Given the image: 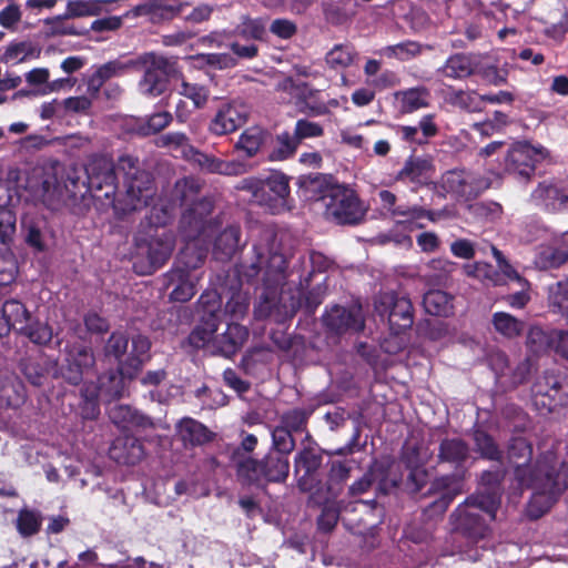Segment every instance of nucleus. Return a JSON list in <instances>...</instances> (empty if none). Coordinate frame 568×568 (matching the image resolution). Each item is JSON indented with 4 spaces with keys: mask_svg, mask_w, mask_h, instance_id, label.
<instances>
[{
    "mask_svg": "<svg viewBox=\"0 0 568 568\" xmlns=\"http://www.w3.org/2000/svg\"><path fill=\"white\" fill-rule=\"evenodd\" d=\"M253 256L248 263H243L239 274L247 284H262L263 292L257 305L254 307V315L257 320L273 317L275 322H282L284 317H292L295 308L285 311L284 316L280 312L278 291L285 284L290 275H298L297 285L305 291L311 285L316 273H323L329 267V260L321 252L311 251L308 256L302 255L288 272V262L284 253L278 251L274 244H254Z\"/></svg>",
    "mask_w": 568,
    "mask_h": 568,
    "instance_id": "nucleus-1",
    "label": "nucleus"
},
{
    "mask_svg": "<svg viewBox=\"0 0 568 568\" xmlns=\"http://www.w3.org/2000/svg\"><path fill=\"white\" fill-rule=\"evenodd\" d=\"M271 450L262 458L253 457L258 439L254 434L241 430V442L230 453V465L236 481L246 488L266 490L270 484H283L290 474V454L295 449L293 433L276 425L272 432Z\"/></svg>",
    "mask_w": 568,
    "mask_h": 568,
    "instance_id": "nucleus-2",
    "label": "nucleus"
},
{
    "mask_svg": "<svg viewBox=\"0 0 568 568\" xmlns=\"http://www.w3.org/2000/svg\"><path fill=\"white\" fill-rule=\"evenodd\" d=\"M506 459L513 470V479L520 490L534 489L538 496L529 503L528 514L540 518L545 510L535 509L541 495L558 496L568 488V463L561 462L552 449L541 452L534 462V447L521 436L511 437L506 446Z\"/></svg>",
    "mask_w": 568,
    "mask_h": 568,
    "instance_id": "nucleus-3",
    "label": "nucleus"
},
{
    "mask_svg": "<svg viewBox=\"0 0 568 568\" xmlns=\"http://www.w3.org/2000/svg\"><path fill=\"white\" fill-rule=\"evenodd\" d=\"M470 458V445L462 437H444L439 442L437 464L449 465L454 471L437 476L430 481L425 496L434 499L424 508L428 518L443 516L455 498L463 494Z\"/></svg>",
    "mask_w": 568,
    "mask_h": 568,
    "instance_id": "nucleus-4",
    "label": "nucleus"
},
{
    "mask_svg": "<svg viewBox=\"0 0 568 568\" xmlns=\"http://www.w3.org/2000/svg\"><path fill=\"white\" fill-rule=\"evenodd\" d=\"M296 185L306 193L318 192L325 215L337 224L355 225L362 221L364 211L354 190L338 184L329 185L326 175L322 173L302 174Z\"/></svg>",
    "mask_w": 568,
    "mask_h": 568,
    "instance_id": "nucleus-5",
    "label": "nucleus"
},
{
    "mask_svg": "<svg viewBox=\"0 0 568 568\" xmlns=\"http://www.w3.org/2000/svg\"><path fill=\"white\" fill-rule=\"evenodd\" d=\"M499 499L494 494L468 496L450 514L453 531L469 545H477L491 534L490 521L496 518Z\"/></svg>",
    "mask_w": 568,
    "mask_h": 568,
    "instance_id": "nucleus-6",
    "label": "nucleus"
},
{
    "mask_svg": "<svg viewBox=\"0 0 568 568\" xmlns=\"http://www.w3.org/2000/svg\"><path fill=\"white\" fill-rule=\"evenodd\" d=\"M171 214L165 206H153L149 223L141 224V227L134 235V244L136 248L146 255L148 266L143 274H152L161 268L171 257L174 246L175 236L172 231L165 230L164 226L170 222Z\"/></svg>",
    "mask_w": 568,
    "mask_h": 568,
    "instance_id": "nucleus-7",
    "label": "nucleus"
},
{
    "mask_svg": "<svg viewBox=\"0 0 568 568\" xmlns=\"http://www.w3.org/2000/svg\"><path fill=\"white\" fill-rule=\"evenodd\" d=\"M118 170L123 173L124 193L113 199V210L118 217L150 205L155 195L153 175L140 168L136 156L123 154L118 160Z\"/></svg>",
    "mask_w": 568,
    "mask_h": 568,
    "instance_id": "nucleus-8",
    "label": "nucleus"
},
{
    "mask_svg": "<svg viewBox=\"0 0 568 568\" xmlns=\"http://www.w3.org/2000/svg\"><path fill=\"white\" fill-rule=\"evenodd\" d=\"M291 178L281 171H272L267 176H247L239 181L234 189L251 195L252 204L263 207L273 215L282 214L294 207L291 196Z\"/></svg>",
    "mask_w": 568,
    "mask_h": 568,
    "instance_id": "nucleus-9",
    "label": "nucleus"
},
{
    "mask_svg": "<svg viewBox=\"0 0 568 568\" xmlns=\"http://www.w3.org/2000/svg\"><path fill=\"white\" fill-rule=\"evenodd\" d=\"M224 34L227 39L239 38L246 42L241 44L233 40L229 43V48L234 55L244 60L255 59L260 49L254 42L266 41L267 38L266 19L242 14L235 27L232 30H224Z\"/></svg>",
    "mask_w": 568,
    "mask_h": 568,
    "instance_id": "nucleus-10",
    "label": "nucleus"
},
{
    "mask_svg": "<svg viewBox=\"0 0 568 568\" xmlns=\"http://www.w3.org/2000/svg\"><path fill=\"white\" fill-rule=\"evenodd\" d=\"M84 192H90L95 199H118L116 172L112 161L104 156L93 158L85 166V180L82 182Z\"/></svg>",
    "mask_w": 568,
    "mask_h": 568,
    "instance_id": "nucleus-11",
    "label": "nucleus"
},
{
    "mask_svg": "<svg viewBox=\"0 0 568 568\" xmlns=\"http://www.w3.org/2000/svg\"><path fill=\"white\" fill-rule=\"evenodd\" d=\"M375 310L381 317L387 316L389 329L395 335L406 332L414 324L412 301L395 292L381 294L375 302Z\"/></svg>",
    "mask_w": 568,
    "mask_h": 568,
    "instance_id": "nucleus-12",
    "label": "nucleus"
},
{
    "mask_svg": "<svg viewBox=\"0 0 568 568\" xmlns=\"http://www.w3.org/2000/svg\"><path fill=\"white\" fill-rule=\"evenodd\" d=\"M64 352L60 374L68 384L78 386L85 378L97 375L95 356L90 346L82 344L68 345Z\"/></svg>",
    "mask_w": 568,
    "mask_h": 568,
    "instance_id": "nucleus-13",
    "label": "nucleus"
},
{
    "mask_svg": "<svg viewBox=\"0 0 568 568\" xmlns=\"http://www.w3.org/2000/svg\"><path fill=\"white\" fill-rule=\"evenodd\" d=\"M214 210L212 196H200L182 213L180 231L185 239L210 237L215 225L210 217Z\"/></svg>",
    "mask_w": 568,
    "mask_h": 568,
    "instance_id": "nucleus-14",
    "label": "nucleus"
},
{
    "mask_svg": "<svg viewBox=\"0 0 568 568\" xmlns=\"http://www.w3.org/2000/svg\"><path fill=\"white\" fill-rule=\"evenodd\" d=\"M440 187L457 199L469 201L476 199L488 189V182L465 169L446 171L440 178Z\"/></svg>",
    "mask_w": 568,
    "mask_h": 568,
    "instance_id": "nucleus-15",
    "label": "nucleus"
},
{
    "mask_svg": "<svg viewBox=\"0 0 568 568\" xmlns=\"http://www.w3.org/2000/svg\"><path fill=\"white\" fill-rule=\"evenodd\" d=\"M251 108L241 100H231L221 103L209 123V131L213 135L222 136L237 131L248 121Z\"/></svg>",
    "mask_w": 568,
    "mask_h": 568,
    "instance_id": "nucleus-16",
    "label": "nucleus"
},
{
    "mask_svg": "<svg viewBox=\"0 0 568 568\" xmlns=\"http://www.w3.org/2000/svg\"><path fill=\"white\" fill-rule=\"evenodd\" d=\"M540 154L541 149H537L526 141L515 142L505 155V172L528 182L535 174L537 156Z\"/></svg>",
    "mask_w": 568,
    "mask_h": 568,
    "instance_id": "nucleus-17",
    "label": "nucleus"
},
{
    "mask_svg": "<svg viewBox=\"0 0 568 568\" xmlns=\"http://www.w3.org/2000/svg\"><path fill=\"white\" fill-rule=\"evenodd\" d=\"M322 322L327 333L335 336L358 333L365 327L359 307L333 305L325 311Z\"/></svg>",
    "mask_w": 568,
    "mask_h": 568,
    "instance_id": "nucleus-18",
    "label": "nucleus"
},
{
    "mask_svg": "<svg viewBox=\"0 0 568 568\" xmlns=\"http://www.w3.org/2000/svg\"><path fill=\"white\" fill-rule=\"evenodd\" d=\"M530 199L536 206L546 213H567L568 184L564 182H540L532 190Z\"/></svg>",
    "mask_w": 568,
    "mask_h": 568,
    "instance_id": "nucleus-19",
    "label": "nucleus"
},
{
    "mask_svg": "<svg viewBox=\"0 0 568 568\" xmlns=\"http://www.w3.org/2000/svg\"><path fill=\"white\" fill-rule=\"evenodd\" d=\"M536 20L545 24V33L550 38L562 37L568 31V12L561 0H539Z\"/></svg>",
    "mask_w": 568,
    "mask_h": 568,
    "instance_id": "nucleus-20",
    "label": "nucleus"
},
{
    "mask_svg": "<svg viewBox=\"0 0 568 568\" xmlns=\"http://www.w3.org/2000/svg\"><path fill=\"white\" fill-rule=\"evenodd\" d=\"M367 469L374 483L377 484V490L384 495L397 488L403 480L400 464L389 455L374 458Z\"/></svg>",
    "mask_w": 568,
    "mask_h": 568,
    "instance_id": "nucleus-21",
    "label": "nucleus"
},
{
    "mask_svg": "<svg viewBox=\"0 0 568 568\" xmlns=\"http://www.w3.org/2000/svg\"><path fill=\"white\" fill-rule=\"evenodd\" d=\"M135 67L133 60L115 59L99 65L95 71L84 78L87 93L91 98H98L103 85L112 78L122 77Z\"/></svg>",
    "mask_w": 568,
    "mask_h": 568,
    "instance_id": "nucleus-22",
    "label": "nucleus"
},
{
    "mask_svg": "<svg viewBox=\"0 0 568 568\" xmlns=\"http://www.w3.org/2000/svg\"><path fill=\"white\" fill-rule=\"evenodd\" d=\"M534 397L536 405H540L552 412L564 402L562 378L554 371H546L540 379L534 385Z\"/></svg>",
    "mask_w": 568,
    "mask_h": 568,
    "instance_id": "nucleus-23",
    "label": "nucleus"
},
{
    "mask_svg": "<svg viewBox=\"0 0 568 568\" xmlns=\"http://www.w3.org/2000/svg\"><path fill=\"white\" fill-rule=\"evenodd\" d=\"M434 172L432 160L424 156L409 155L403 168L396 173L395 181L405 184H412L414 190L425 186L429 183L430 175Z\"/></svg>",
    "mask_w": 568,
    "mask_h": 568,
    "instance_id": "nucleus-24",
    "label": "nucleus"
},
{
    "mask_svg": "<svg viewBox=\"0 0 568 568\" xmlns=\"http://www.w3.org/2000/svg\"><path fill=\"white\" fill-rule=\"evenodd\" d=\"M192 153L194 162L206 173L237 176L251 170V165L242 160L225 161L213 154H207L195 149Z\"/></svg>",
    "mask_w": 568,
    "mask_h": 568,
    "instance_id": "nucleus-25",
    "label": "nucleus"
},
{
    "mask_svg": "<svg viewBox=\"0 0 568 568\" xmlns=\"http://www.w3.org/2000/svg\"><path fill=\"white\" fill-rule=\"evenodd\" d=\"M145 456L141 439L133 435L118 436L109 448V457L116 464L134 466Z\"/></svg>",
    "mask_w": 568,
    "mask_h": 568,
    "instance_id": "nucleus-26",
    "label": "nucleus"
},
{
    "mask_svg": "<svg viewBox=\"0 0 568 568\" xmlns=\"http://www.w3.org/2000/svg\"><path fill=\"white\" fill-rule=\"evenodd\" d=\"M151 342L146 336L136 335L132 338L131 352L125 359L118 361V371L129 381H133L150 359Z\"/></svg>",
    "mask_w": 568,
    "mask_h": 568,
    "instance_id": "nucleus-27",
    "label": "nucleus"
},
{
    "mask_svg": "<svg viewBox=\"0 0 568 568\" xmlns=\"http://www.w3.org/2000/svg\"><path fill=\"white\" fill-rule=\"evenodd\" d=\"M110 420L120 429L154 428L153 419L130 405L115 404L108 409Z\"/></svg>",
    "mask_w": 568,
    "mask_h": 568,
    "instance_id": "nucleus-28",
    "label": "nucleus"
},
{
    "mask_svg": "<svg viewBox=\"0 0 568 568\" xmlns=\"http://www.w3.org/2000/svg\"><path fill=\"white\" fill-rule=\"evenodd\" d=\"M479 55L475 53H454L450 54L444 64L438 69V73L452 80H465L478 71Z\"/></svg>",
    "mask_w": 568,
    "mask_h": 568,
    "instance_id": "nucleus-29",
    "label": "nucleus"
},
{
    "mask_svg": "<svg viewBox=\"0 0 568 568\" xmlns=\"http://www.w3.org/2000/svg\"><path fill=\"white\" fill-rule=\"evenodd\" d=\"M162 285L164 290L172 287L170 300L172 302H189L196 293L195 285L191 281V274L184 273L179 267H171L163 274Z\"/></svg>",
    "mask_w": 568,
    "mask_h": 568,
    "instance_id": "nucleus-30",
    "label": "nucleus"
},
{
    "mask_svg": "<svg viewBox=\"0 0 568 568\" xmlns=\"http://www.w3.org/2000/svg\"><path fill=\"white\" fill-rule=\"evenodd\" d=\"M207 237L186 239L187 243L179 252L173 266L179 267L184 273L191 274L192 271L200 268L207 257V246L200 244Z\"/></svg>",
    "mask_w": 568,
    "mask_h": 568,
    "instance_id": "nucleus-31",
    "label": "nucleus"
},
{
    "mask_svg": "<svg viewBox=\"0 0 568 568\" xmlns=\"http://www.w3.org/2000/svg\"><path fill=\"white\" fill-rule=\"evenodd\" d=\"M250 335L248 328L239 323H229L226 331L214 339V347L224 357H232L245 344Z\"/></svg>",
    "mask_w": 568,
    "mask_h": 568,
    "instance_id": "nucleus-32",
    "label": "nucleus"
},
{
    "mask_svg": "<svg viewBox=\"0 0 568 568\" xmlns=\"http://www.w3.org/2000/svg\"><path fill=\"white\" fill-rule=\"evenodd\" d=\"M28 399L27 388L22 379L14 375L0 376V408L18 409Z\"/></svg>",
    "mask_w": 568,
    "mask_h": 568,
    "instance_id": "nucleus-33",
    "label": "nucleus"
},
{
    "mask_svg": "<svg viewBox=\"0 0 568 568\" xmlns=\"http://www.w3.org/2000/svg\"><path fill=\"white\" fill-rule=\"evenodd\" d=\"M323 455L314 447H304L294 457V469L296 474L303 471L298 478V486L306 489L308 481L322 466Z\"/></svg>",
    "mask_w": 568,
    "mask_h": 568,
    "instance_id": "nucleus-34",
    "label": "nucleus"
},
{
    "mask_svg": "<svg viewBox=\"0 0 568 568\" xmlns=\"http://www.w3.org/2000/svg\"><path fill=\"white\" fill-rule=\"evenodd\" d=\"M24 243L36 253L49 250V232L42 219L26 217L21 223Z\"/></svg>",
    "mask_w": 568,
    "mask_h": 568,
    "instance_id": "nucleus-35",
    "label": "nucleus"
},
{
    "mask_svg": "<svg viewBox=\"0 0 568 568\" xmlns=\"http://www.w3.org/2000/svg\"><path fill=\"white\" fill-rule=\"evenodd\" d=\"M178 434L185 446H202L213 439L214 434L199 420L184 417L176 425Z\"/></svg>",
    "mask_w": 568,
    "mask_h": 568,
    "instance_id": "nucleus-36",
    "label": "nucleus"
},
{
    "mask_svg": "<svg viewBox=\"0 0 568 568\" xmlns=\"http://www.w3.org/2000/svg\"><path fill=\"white\" fill-rule=\"evenodd\" d=\"M241 227L230 225L217 234L213 243V256L216 261H230L240 247Z\"/></svg>",
    "mask_w": 568,
    "mask_h": 568,
    "instance_id": "nucleus-37",
    "label": "nucleus"
},
{
    "mask_svg": "<svg viewBox=\"0 0 568 568\" xmlns=\"http://www.w3.org/2000/svg\"><path fill=\"white\" fill-rule=\"evenodd\" d=\"M268 136V132L261 126L246 128L234 144V150L243 158L252 159L258 154Z\"/></svg>",
    "mask_w": 568,
    "mask_h": 568,
    "instance_id": "nucleus-38",
    "label": "nucleus"
},
{
    "mask_svg": "<svg viewBox=\"0 0 568 568\" xmlns=\"http://www.w3.org/2000/svg\"><path fill=\"white\" fill-rule=\"evenodd\" d=\"M471 439L474 442L475 452L481 459L503 463L505 458L504 450L500 448L494 436L487 430L475 426L471 429Z\"/></svg>",
    "mask_w": 568,
    "mask_h": 568,
    "instance_id": "nucleus-39",
    "label": "nucleus"
},
{
    "mask_svg": "<svg viewBox=\"0 0 568 568\" xmlns=\"http://www.w3.org/2000/svg\"><path fill=\"white\" fill-rule=\"evenodd\" d=\"M59 185L60 182L53 166L34 168L28 179L30 191L41 197L53 194Z\"/></svg>",
    "mask_w": 568,
    "mask_h": 568,
    "instance_id": "nucleus-40",
    "label": "nucleus"
},
{
    "mask_svg": "<svg viewBox=\"0 0 568 568\" xmlns=\"http://www.w3.org/2000/svg\"><path fill=\"white\" fill-rule=\"evenodd\" d=\"M204 182L194 176H183L178 179L173 185L171 195L174 202H178L180 206H190L194 201L201 196Z\"/></svg>",
    "mask_w": 568,
    "mask_h": 568,
    "instance_id": "nucleus-41",
    "label": "nucleus"
},
{
    "mask_svg": "<svg viewBox=\"0 0 568 568\" xmlns=\"http://www.w3.org/2000/svg\"><path fill=\"white\" fill-rule=\"evenodd\" d=\"M100 383L101 398L108 402L123 397L128 392L131 381L118 369H110L98 378Z\"/></svg>",
    "mask_w": 568,
    "mask_h": 568,
    "instance_id": "nucleus-42",
    "label": "nucleus"
},
{
    "mask_svg": "<svg viewBox=\"0 0 568 568\" xmlns=\"http://www.w3.org/2000/svg\"><path fill=\"white\" fill-rule=\"evenodd\" d=\"M395 98L399 101L400 112L409 114L429 105L430 92L426 87L420 85L398 91Z\"/></svg>",
    "mask_w": 568,
    "mask_h": 568,
    "instance_id": "nucleus-43",
    "label": "nucleus"
},
{
    "mask_svg": "<svg viewBox=\"0 0 568 568\" xmlns=\"http://www.w3.org/2000/svg\"><path fill=\"white\" fill-rule=\"evenodd\" d=\"M454 297L442 290H430L424 294L423 306L433 316L448 317L454 313Z\"/></svg>",
    "mask_w": 568,
    "mask_h": 568,
    "instance_id": "nucleus-44",
    "label": "nucleus"
},
{
    "mask_svg": "<svg viewBox=\"0 0 568 568\" xmlns=\"http://www.w3.org/2000/svg\"><path fill=\"white\" fill-rule=\"evenodd\" d=\"M136 16H149L152 21L172 20L182 11V4L172 6L166 0H148L134 9Z\"/></svg>",
    "mask_w": 568,
    "mask_h": 568,
    "instance_id": "nucleus-45",
    "label": "nucleus"
},
{
    "mask_svg": "<svg viewBox=\"0 0 568 568\" xmlns=\"http://www.w3.org/2000/svg\"><path fill=\"white\" fill-rule=\"evenodd\" d=\"M297 106L301 112L310 116H321L328 113V108L321 98V91L303 84L297 97Z\"/></svg>",
    "mask_w": 568,
    "mask_h": 568,
    "instance_id": "nucleus-46",
    "label": "nucleus"
},
{
    "mask_svg": "<svg viewBox=\"0 0 568 568\" xmlns=\"http://www.w3.org/2000/svg\"><path fill=\"white\" fill-rule=\"evenodd\" d=\"M17 334L27 337L32 344L47 346L53 338L52 327L47 322L31 317L24 325L17 328Z\"/></svg>",
    "mask_w": 568,
    "mask_h": 568,
    "instance_id": "nucleus-47",
    "label": "nucleus"
},
{
    "mask_svg": "<svg viewBox=\"0 0 568 568\" xmlns=\"http://www.w3.org/2000/svg\"><path fill=\"white\" fill-rule=\"evenodd\" d=\"M219 324L217 320L201 317L200 323L191 331L182 346H190L193 349L203 348L212 339Z\"/></svg>",
    "mask_w": 568,
    "mask_h": 568,
    "instance_id": "nucleus-48",
    "label": "nucleus"
},
{
    "mask_svg": "<svg viewBox=\"0 0 568 568\" xmlns=\"http://www.w3.org/2000/svg\"><path fill=\"white\" fill-rule=\"evenodd\" d=\"M71 18L65 17V13L55 16L52 18H47L44 20L45 26L49 27L48 34L55 36H87L90 32V29L84 26H77L73 22H70Z\"/></svg>",
    "mask_w": 568,
    "mask_h": 568,
    "instance_id": "nucleus-49",
    "label": "nucleus"
},
{
    "mask_svg": "<svg viewBox=\"0 0 568 568\" xmlns=\"http://www.w3.org/2000/svg\"><path fill=\"white\" fill-rule=\"evenodd\" d=\"M491 323L495 331L508 339L520 336L525 329L523 321L506 312H496Z\"/></svg>",
    "mask_w": 568,
    "mask_h": 568,
    "instance_id": "nucleus-50",
    "label": "nucleus"
},
{
    "mask_svg": "<svg viewBox=\"0 0 568 568\" xmlns=\"http://www.w3.org/2000/svg\"><path fill=\"white\" fill-rule=\"evenodd\" d=\"M166 73L158 68H148L140 81L141 91L148 97L161 95L168 87Z\"/></svg>",
    "mask_w": 568,
    "mask_h": 568,
    "instance_id": "nucleus-51",
    "label": "nucleus"
},
{
    "mask_svg": "<svg viewBox=\"0 0 568 568\" xmlns=\"http://www.w3.org/2000/svg\"><path fill=\"white\" fill-rule=\"evenodd\" d=\"M446 101L452 106L469 113L480 112L483 110L480 94L476 91H464L462 89L453 90L448 93Z\"/></svg>",
    "mask_w": 568,
    "mask_h": 568,
    "instance_id": "nucleus-52",
    "label": "nucleus"
},
{
    "mask_svg": "<svg viewBox=\"0 0 568 568\" xmlns=\"http://www.w3.org/2000/svg\"><path fill=\"white\" fill-rule=\"evenodd\" d=\"M42 516L40 511L21 508L16 519V528L21 537L29 538L41 530Z\"/></svg>",
    "mask_w": 568,
    "mask_h": 568,
    "instance_id": "nucleus-53",
    "label": "nucleus"
},
{
    "mask_svg": "<svg viewBox=\"0 0 568 568\" xmlns=\"http://www.w3.org/2000/svg\"><path fill=\"white\" fill-rule=\"evenodd\" d=\"M390 215L395 219L398 224H413L419 220L427 219L432 222L436 221V213L430 210H426L418 205H396L392 209Z\"/></svg>",
    "mask_w": 568,
    "mask_h": 568,
    "instance_id": "nucleus-54",
    "label": "nucleus"
},
{
    "mask_svg": "<svg viewBox=\"0 0 568 568\" xmlns=\"http://www.w3.org/2000/svg\"><path fill=\"white\" fill-rule=\"evenodd\" d=\"M351 470L348 462L334 460L332 463L327 475V491L332 497L336 498L341 494L343 485L351 477Z\"/></svg>",
    "mask_w": 568,
    "mask_h": 568,
    "instance_id": "nucleus-55",
    "label": "nucleus"
},
{
    "mask_svg": "<svg viewBox=\"0 0 568 568\" xmlns=\"http://www.w3.org/2000/svg\"><path fill=\"white\" fill-rule=\"evenodd\" d=\"M313 409L295 407L284 412L280 417V424L294 433H303L307 430V424Z\"/></svg>",
    "mask_w": 568,
    "mask_h": 568,
    "instance_id": "nucleus-56",
    "label": "nucleus"
},
{
    "mask_svg": "<svg viewBox=\"0 0 568 568\" xmlns=\"http://www.w3.org/2000/svg\"><path fill=\"white\" fill-rule=\"evenodd\" d=\"M0 313L11 322L16 331L32 317V314L27 308L26 304L18 298L6 300Z\"/></svg>",
    "mask_w": 568,
    "mask_h": 568,
    "instance_id": "nucleus-57",
    "label": "nucleus"
},
{
    "mask_svg": "<svg viewBox=\"0 0 568 568\" xmlns=\"http://www.w3.org/2000/svg\"><path fill=\"white\" fill-rule=\"evenodd\" d=\"M221 306L222 297L215 290L204 291L197 300L201 317L217 320V323L221 321Z\"/></svg>",
    "mask_w": 568,
    "mask_h": 568,
    "instance_id": "nucleus-58",
    "label": "nucleus"
},
{
    "mask_svg": "<svg viewBox=\"0 0 568 568\" xmlns=\"http://www.w3.org/2000/svg\"><path fill=\"white\" fill-rule=\"evenodd\" d=\"M300 145V142L295 138L294 134H291L290 132L285 131L282 132L276 136V146L272 150V152L268 154L270 161H284L290 158H292L297 148Z\"/></svg>",
    "mask_w": 568,
    "mask_h": 568,
    "instance_id": "nucleus-59",
    "label": "nucleus"
},
{
    "mask_svg": "<svg viewBox=\"0 0 568 568\" xmlns=\"http://www.w3.org/2000/svg\"><path fill=\"white\" fill-rule=\"evenodd\" d=\"M19 368L31 385L40 387L44 384L48 369L39 361L30 357L21 358L19 362Z\"/></svg>",
    "mask_w": 568,
    "mask_h": 568,
    "instance_id": "nucleus-60",
    "label": "nucleus"
},
{
    "mask_svg": "<svg viewBox=\"0 0 568 568\" xmlns=\"http://www.w3.org/2000/svg\"><path fill=\"white\" fill-rule=\"evenodd\" d=\"M102 11L100 0H70L67 3L65 17L80 18L98 16Z\"/></svg>",
    "mask_w": 568,
    "mask_h": 568,
    "instance_id": "nucleus-61",
    "label": "nucleus"
},
{
    "mask_svg": "<svg viewBox=\"0 0 568 568\" xmlns=\"http://www.w3.org/2000/svg\"><path fill=\"white\" fill-rule=\"evenodd\" d=\"M356 51L353 47L347 44H336L329 52H327L325 60L332 68H347L353 63Z\"/></svg>",
    "mask_w": 568,
    "mask_h": 568,
    "instance_id": "nucleus-62",
    "label": "nucleus"
},
{
    "mask_svg": "<svg viewBox=\"0 0 568 568\" xmlns=\"http://www.w3.org/2000/svg\"><path fill=\"white\" fill-rule=\"evenodd\" d=\"M180 94L185 97L186 99L192 101V105H194L195 109H203L210 98V90L199 83H190L186 81H183L181 83Z\"/></svg>",
    "mask_w": 568,
    "mask_h": 568,
    "instance_id": "nucleus-63",
    "label": "nucleus"
},
{
    "mask_svg": "<svg viewBox=\"0 0 568 568\" xmlns=\"http://www.w3.org/2000/svg\"><path fill=\"white\" fill-rule=\"evenodd\" d=\"M548 302L560 312L568 310V278L548 286Z\"/></svg>",
    "mask_w": 568,
    "mask_h": 568,
    "instance_id": "nucleus-64",
    "label": "nucleus"
}]
</instances>
